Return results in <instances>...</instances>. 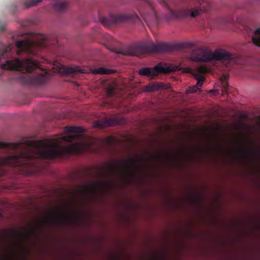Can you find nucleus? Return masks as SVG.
I'll return each mask as SVG.
<instances>
[{
	"instance_id": "bb28decb",
	"label": "nucleus",
	"mask_w": 260,
	"mask_h": 260,
	"mask_svg": "<svg viewBox=\"0 0 260 260\" xmlns=\"http://www.w3.org/2000/svg\"><path fill=\"white\" fill-rule=\"evenodd\" d=\"M101 20H102V23L105 25H108L110 23V22H109L110 20L107 18H102V19Z\"/></svg>"
},
{
	"instance_id": "6e6552de",
	"label": "nucleus",
	"mask_w": 260,
	"mask_h": 260,
	"mask_svg": "<svg viewBox=\"0 0 260 260\" xmlns=\"http://www.w3.org/2000/svg\"><path fill=\"white\" fill-rule=\"evenodd\" d=\"M75 217L73 215L67 214L61 210L54 211L50 217L44 218L41 219L43 225L51 223L55 226H61L72 222Z\"/></svg>"
},
{
	"instance_id": "aec40b11",
	"label": "nucleus",
	"mask_w": 260,
	"mask_h": 260,
	"mask_svg": "<svg viewBox=\"0 0 260 260\" xmlns=\"http://www.w3.org/2000/svg\"><path fill=\"white\" fill-rule=\"evenodd\" d=\"M80 193L83 195L89 193L92 191V188L89 186L83 185L81 186Z\"/></svg>"
},
{
	"instance_id": "7c9ffc66",
	"label": "nucleus",
	"mask_w": 260,
	"mask_h": 260,
	"mask_svg": "<svg viewBox=\"0 0 260 260\" xmlns=\"http://www.w3.org/2000/svg\"><path fill=\"white\" fill-rule=\"evenodd\" d=\"M154 15H155V16L156 17V13L155 12H154Z\"/></svg>"
},
{
	"instance_id": "2f4dec72",
	"label": "nucleus",
	"mask_w": 260,
	"mask_h": 260,
	"mask_svg": "<svg viewBox=\"0 0 260 260\" xmlns=\"http://www.w3.org/2000/svg\"><path fill=\"white\" fill-rule=\"evenodd\" d=\"M214 132H217L218 131H213Z\"/></svg>"
},
{
	"instance_id": "4be33fe9",
	"label": "nucleus",
	"mask_w": 260,
	"mask_h": 260,
	"mask_svg": "<svg viewBox=\"0 0 260 260\" xmlns=\"http://www.w3.org/2000/svg\"><path fill=\"white\" fill-rule=\"evenodd\" d=\"M64 130H87L86 128H83L79 126H67L64 127Z\"/></svg>"
},
{
	"instance_id": "c756f323",
	"label": "nucleus",
	"mask_w": 260,
	"mask_h": 260,
	"mask_svg": "<svg viewBox=\"0 0 260 260\" xmlns=\"http://www.w3.org/2000/svg\"><path fill=\"white\" fill-rule=\"evenodd\" d=\"M58 118V119H62L63 118V117H62V116L61 117V116H59Z\"/></svg>"
},
{
	"instance_id": "2eb2a0df",
	"label": "nucleus",
	"mask_w": 260,
	"mask_h": 260,
	"mask_svg": "<svg viewBox=\"0 0 260 260\" xmlns=\"http://www.w3.org/2000/svg\"><path fill=\"white\" fill-rule=\"evenodd\" d=\"M67 2L63 0H58L53 4V8L58 12H63L67 8Z\"/></svg>"
},
{
	"instance_id": "f3484780",
	"label": "nucleus",
	"mask_w": 260,
	"mask_h": 260,
	"mask_svg": "<svg viewBox=\"0 0 260 260\" xmlns=\"http://www.w3.org/2000/svg\"><path fill=\"white\" fill-rule=\"evenodd\" d=\"M78 73H85V70L84 69H81L79 67H75L67 68L64 71L65 74H72Z\"/></svg>"
},
{
	"instance_id": "7ed1b4c3",
	"label": "nucleus",
	"mask_w": 260,
	"mask_h": 260,
	"mask_svg": "<svg viewBox=\"0 0 260 260\" xmlns=\"http://www.w3.org/2000/svg\"><path fill=\"white\" fill-rule=\"evenodd\" d=\"M190 59L196 62H209L220 61L226 66L229 64L237 63V55L222 49H216L214 51L208 50L205 47L196 48L190 54Z\"/></svg>"
},
{
	"instance_id": "c85d7f7f",
	"label": "nucleus",
	"mask_w": 260,
	"mask_h": 260,
	"mask_svg": "<svg viewBox=\"0 0 260 260\" xmlns=\"http://www.w3.org/2000/svg\"><path fill=\"white\" fill-rule=\"evenodd\" d=\"M3 217V215L0 212V218H2Z\"/></svg>"
},
{
	"instance_id": "dca6fc26",
	"label": "nucleus",
	"mask_w": 260,
	"mask_h": 260,
	"mask_svg": "<svg viewBox=\"0 0 260 260\" xmlns=\"http://www.w3.org/2000/svg\"><path fill=\"white\" fill-rule=\"evenodd\" d=\"M93 74L107 75L111 74L113 73V70L107 69L103 67L93 69L91 70Z\"/></svg>"
},
{
	"instance_id": "f8f14e48",
	"label": "nucleus",
	"mask_w": 260,
	"mask_h": 260,
	"mask_svg": "<svg viewBox=\"0 0 260 260\" xmlns=\"http://www.w3.org/2000/svg\"><path fill=\"white\" fill-rule=\"evenodd\" d=\"M170 69L168 68L163 67L160 65H157L153 68H142L138 73L140 75L146 76L149 77H153L157 76L159 73H167L169 72Z\"/></svg>"
},
{
	"instance_id": "5701e85b",
	"label": "nucleus",
	"mask_w": 260,
	"mask_h": 260,
	"mask_svg": "<svg viewBox=\"0 0 260 260\" xmlns=\"http://www.w3.org/2000/svg\"><path fill=\"white\" fill-rule=\"evenodd\" d=\"M140 3L145 6L148 7L150 8L153 9L152 2L147 0H140Z\"/></svg>"
},
{
	"instance_id": "9b49d317",
	"label": "nucleus",
	"mask_w": 260,
	"mask_h": 260,
	"mask_svg": "<svg viewBox=\"0 0 260 260\" xmlns=\"http://www.w3.org/2000/svg\"><path fill=\"white\" fill-rule=\"evenodd\" d=\"M125 122V119L120 115H115L109 119H103L94 121L93 123V127L102 128L116 125H122Z\"/></svg>"
},
{
	"instance_id": "a878e982",
	"label": "nucleus",
	"mask_w": 260,
	"mask_h": 260,
	"mask_svg": "<svg viewBox=\"0 0 260 260\" xmlns=\"http://www.w3.org/2000/svg\"><path fill=\"white\" fill-rule=\"evenodd\" d=\"M108 93L110 95L113 96L115 94V90L114 88L111 87L108 89Z\"/></svg>"
},
{
	"instance_id": "412c9836",
	"label": "nucleus",
	"mask_w": 260,
	"mask_h": 260,
	"mask_svg": "<svg viewBox=\"0 0 260 260\" xmlns=\"http://www.w3.org/2000/svg\"><path fill=\"white\" fill-rule=\"evenodd\" d=\"M229 87V83L226 81H222V94H227L229 93L228 91Z\"/></svg>"
},
{
	"instance_id": "1a4fd4ad",
	"label": "nucleus",
	"mask_w": 260,
	"mask_h": 260,
	"mask_svg": "<svg viewBox=\"0 0 260 260\" xmlns=\"http://www.w3.org/2000/svg\"><path fill=\"white\" fill-rule=\"evenodd\" d=\"M204 2V0H199V4L200 5V8L190 7L178 11H170V15L171 18H184L190 16L195 18L199 16L200 14L205 12L207 9L202 6V4Z\"/></svg>"
},
{
	"instance_id": "393cba45",
	"label": "nucleus",
	"mask_w": 260,
	"mask_h": 260,
	"mask_svg": "<svg viewBox=\"0 0 260 260\" xmlns=\"http://www.w3.org/2000/svg\"><path fill=\"white\" fill-rule=\"evenodd\" d=\"M107 143L110 144V145H112L113 144H114V143L116 142V139L113 137H110L109 138H108L107 140Z\"/></svg>"
},
{
	"instance_id": "39448f33",
	"label": "nucleus",
	"mask_w": 260,
	"mask_h": 260,
	"mask_svg": "<svg viewBox=\"0 0 260 260\" xmlns=\"http://www.w3.org/2000/svg\"><path fill=\"white\" fill-rule=\"evenodd\" d=\"M141 161L140 159L129 158L126 160H122L108 164L107 166L104 168L103 175L106 177H112L118 174L124 177H129V175L127 174V169L132 171L131 175H133L135 171V167Z\"/></svg>"
},
{
	"instance_id": "cd10ccee",
	"label": "nucleus",
	"mask_w": 260,
	"mask_h": 260,
	"mask_svg": "<svg viewBox=\"0 0 260 260\" xmlns=\"http://www.w3.org/2000/svg\"><path fill=\"white\" fill-rule=\"evenodd\" d=\"M240 152L242 155H243L244 156H246L253 155V154L252 153L247 152H245V151H241Z\"/></svg>"
},
{
	"instance_id": "f03ea898",
	"label": "nucleus",
	"mask_w": 260,
	"mask_h": 260,
	"mask_svg": "<svg viewBox=\"0 0 260 260\" xmlns=\"http://www.w3.org/2000/svg\"><path fill=\"white\" fill-rule=\"evenodd\" d=\"M12 45H2L0 49V60L11 55ZM0 68L4 70H16L22 72L30 73L34 70H39L41 73L36 72L35 74L25 76L26 83L35 86L43 84L46 80V72L40 68V65L36 61L26 58L22 60L18 58L7 60L5 63H1Z\"/></svg>"
},
{
	"instance_id": "f257e3e1",
	"label": "nucleus",
	"mask_w": 260,
	"mask_h": 260,
	"mask_svg": "<svg viewBox=\"0 0 260 260\" xmlns=\"http://www.w3.org/2000/svg\"><path fill=\"white\" fill-rule=\"evenodd\" d=\"M67 132L77 133H68L60 139L0 142V166L18 168L20 174L29 176L40 159H53L91 150V137L85 136V131Z\"/></svg>"
},
{
	"instance_id": "9d476101",
	"label": "nucleus",
	"mask_w": 260,
	"mask_h": 260,
	"mask_svg": "<svg viewBox=\"0 0 260 260\" xmlns=\"http://www.w3.org/2000/svg\"><path fill=\"white\" fill-rule=\"evenodd\" d=\"M207 72L208 69L206 67L202 66L198 67L194 70L192 75L195 79L197 80V83L196 85L190 86L187 88L186 90L187 93H194L198 91H201V87L205 79L204 75L207 73Z\"/></svg>"
},
{
	"instance_id": "b1692460",
	"label": "nucleus",
	"mask_w": 260,
	"mask_h": 260,
	"mask_svg": "<svg viewBox=\"0 0 260 260\" xmlns=\"http://www.w3.org/2000/svg\"><path fill=\"white\" fill-rule=\"evenodd\" d=\"M99 184L101 187L105 189H109L112 187V185L108 182H100Z\"/></svg>"
},
{
	"instance_id": "4468645a",
	"label": "nucleus",
	"mask_w": 260,
	"mask_h": 260,
	"mask_svg": "<svg viewBox=\"0 0 260 260\" xmlns=\"http://www.w3.org/2000/svg\"><path fill=\"white\" fill-rule=\"evenodd\" d=\"M170 87V84H166L162 82H154L153 83L147 85L145 87V90L147 92H151L169 89Z\"/></svg>"
},
{
	"instance_id": "a211bd4d",
	"label": "nucleus",
	"mask_w": 260,
	"mask_h": 260,
	"mask_svg": "<svg viewBox=\"0 0 260 260\" xmlns=\"http://www.w3.org/2000/svg\"><path fill=\"white\" fill-rule=\"evenodd\" d=\"M254 35L252 37V42L256 46L260 47V28L256 29Z\"/></svg>"
},
{
	"instance_id": "ddd939ff",
	"label": "nucleus",
	"mask_w": 260,
	"mask_h": 260,
	"mask_svg": "<svg viewBox=\"0 0 260 260\" xmlns=\"http://www.w3.org/2000/svg\"><path fill=\"white\" fill-rule=\"evenodd\" d=\"M133 19L134 21H139V18L136 13L129 15H116L111 16L110 21L112 23H118L125 22L129 19Z\"/></svg>"
},
{
	"instance_id": "20e7f679",
	"label": "nucleus",
	"mask_w": 260,
	"mask_h": 260,
	"mask_svg": "<svg viewBox=\"0 0 260 260\" xmlns=\"http://www.w3.org/2000/svg\"><path fill=\"white\" fill-rule=\"evenodd\" d=\"M51 44L52 43L47 35L31 32L27 35L24 40L16 42V46L18 48L16 53L19 55L22 52H25L36 55L38 49L45 48Z\"/></svg>"
},
{
	"instance_id": "6ab92c4d",
	"label": "nucleus",
	"mask_w": 260,
	"mask_h": 260,
	"mask_svg": "<svg viewBox=\"0 0 260 260\" xmlns=\"http://www.w3.org/2000/svg\"><path fill=\"white\" fill-rule=\"evenodd\" d=\"M43 0H27L24 3V5L26 8H28L31 7H35L37 6Z\"/></svg>"
},
{
	"instance_id": "423d86ee",
	"label": "nucleus",
	"mask_w": 260,
	"mask_h": 260,
	"mask_svg": "<svg viewBox=\"0 0 260 260\" xmlns=\"http://www.w3.org/2000/svg\"><path fill=\"white\" fill-rule=\"evenodd\" d=\"M171 50V47L170 45L160 43L156 44H152L149 45L135 46L119 53L124 55L141 57L146 53H165L170 52Z\"/></svg>"
},
{
	"instance_id": "0eeeda50",
	"label": "nucleus",
	"mask_w": 260,
	"mask_h": 260,
	"mask_svg": "<svg viewBox=\"0 0 260 260\" xmlns=\"http://www.w3.org/2000/svg\"><path fill=\"white\" fill-rule=\"evenodd\" d=\"M238 127L235 129H188V130H260V115L250 118L246 114H242L238 121ZM156 130H162L157 129ZM164 130H171L165 129Z\"/></svg>"
}]
</instances>
